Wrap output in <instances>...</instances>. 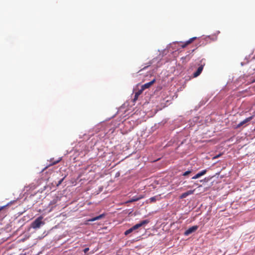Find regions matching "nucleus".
I'll list each match as a JSON object with an SVG mask.
<instances>
[{
    "mask_svg": "<svg viewBox=\"0 0 255 255\" xmlns=\"http://www.w3.org/2000/svg\"><path fill=\"white\" fill-rule=\"evenodd\" d=\"M43 217L40 216L36 219L31 224V227L33 229H38L40 227L41 225L44 224V222L42 221Z\"/></svg>",
    "mask_w": 255,
    "mask_h": 255,
    "instance_id": "f257e3e1",
    "label": "nucleus"
},
{
    "mask_svg": "<svg viewBox=\"0 0 255 255\" xmlns=\"http://www.w3.org/2000/svg\"><path fill=\"white\" fill-rule=\"evenodd\" d=\"M148 223L149 221L148 220H145L141 221L139 223L135 225L132 228L129 229L128 234L131 233L133 231L137 229L138 228L142 226L143 225L148 224Z\"/></svg>",
    "mask_w": 255,
    "mask_h": 255,
    "instance_id": "f03ea898",
    "label": "nucleus"
},
{
    "mask_svg": "<svg viewBox=\"0 0 255 255\" xmlns=\"http://www.w3.org/2000/svg\"><path fill=\"white\" fill-rule=\"evenodd\" d=\"M203 60H204L203 59H202L201 60V61H200L201 63V65L198 68L197 71L193 73L194 77L195 78V77H198V76H199L200 75V74L202 72L204 66L205 65V63L203 62Z\"/></svg>",
    "mask_w": 255,
    "mask_h": 255,
    "instance_id": "7ed1b4c3",
    "label": "nucleus"
},
{
    "mask_svg": "<svg viewBox=\"0 0 255 255\" xmlns=\"http://www.w3.org/2000/svg\"><path fill=\"white\" fill-rule=\"evenodd\" d=\"M198 226H193L186 230L184 234L185 236H187L192 233L195 232L198 229Z\"/></svg>",
    "mask_w": 255,
    "mask_h": 255,
    "instance_id": "20e7f679",
    "label": "nucleus"
},
{
    "mask_svg": "<svg viewBox=\"0 0 255 255\" xmlns=\"http://www.w3.org/2000/svg\"><path fill=\"white\" fill-rule=\"evenodd\" d=\"M155 80L153 79L151 81L142 85L140 87V89L142 90V91H143L145 89L149 88L155 82Z\"/></svg>",
    "mask_w": 255,
    "mask_h": 255,
    "instance_id": "39448f33",
    "label": "nucleus"
},
{
    "mask_svg": "<svg viewBox=\"0 0 255 255\" xmlns=\"http://www.w3.org/2000/svg\"><path fill=\"white\" fill-rule=\"evenodd\" d=\"M12 202L9 203L7 205L3 206L0 207V218H3L6 216V212L4 211V209L9 205L11 204Z\"/></svg>",
    "mask_w": 255,
    "mask_h": 255,
    "instance_id": "423d86ee",
    "label": "nucleus"
},
{
    "mask_svg": "<svg viewBox=\"0 0 255 255\" xmlns=\"http://www.w3.org/2000/svg\"><path fill=\"white\" fill-rule=\"evenodd\" d=\"M253 118V116L250 117L249 118H246L243 121L241 122L237 126V128H240L241 126H243L244 125L247 124L249 122H250L251 120H252Z\"/></svg>",
    "mask_w": 255,
    "mask_h": 255,
    "instance_id": "0eeeda50",
    "label": "nucleus"
},
{
    "mask_svg": "<svg viewBox=\"0 0 255 255\" xmlns=\"http://www.w3.org/2000/svg\"><path fill=\"white\" fill-rule=\"evenodd\" d=\"M206 172H207V170H206V169L202 170L201 171H200V172H198L197 174H196L195 176L192 177V179H196L199 178L201 176L205 174Z\"/></svg>",
    "mask_w": 255,
    "mask_h": 255,
    "instance_id": "6e6552de",
    "label": "nucleus"
},
{
    "mask_svg": "<svg viewBox=\"0 0 255 255\" xmlns=\"http://www.w3.org/2000/svg\"><path fill=\"white\" fill-rule=\"evenodd\" d=\"M142 90L140 89L135 92L134 97L132 100L133 102H135L137 100L139 96L142 93Z\"/></svg>",
    "mask_w": 255,
    "mask_h": 255,
    "instance_id": "1a4fd4ad",
    "label": "nucleus"
},
{
    "mask_svg": "<svg viewBox=\"0 0 255 255\" xmlns=\"http://www.w3.org/2000/svg\"><path fill=\"white\" fill-rule=\"evenodd\" d=\"M194 190H189L186 192L183 193L180 196V198L183 199L187 197L188 196L193 194Z\"/></svg>",
    "mask_w": 255,
    "mask_h": 255,
    "instance_id": "9d476101",
    "label": "nucleus"
},
{
    "mask_svg": "<svg viewBox=\"0 0 255 255\" xmlns=\"http://www.w3.org/2000/svg\"><path fill=\"white\" fill-rule=\"evenodd\" d=\"M142 198V196L141 195H139V196L136 195L135 196H134L132 198L128 199V203L138 201V200L141 199Z\"/></svg>",
    "mask_w": 255,
    "mask_h": 255,
    "instance_id": "9b49d317",
    "label": "nucleus"
},
{
    "mask_svg": "<svg viewBox=\"0 0 255 255\" xmlns=\"http://www.w3.org/2000/svg\"><path fill=\"white\" fill-rule=\"evenodd\" d=\"M104 216H105V214H101V215H100L99 216H98L97 217L93 218H92L91 219H89L88 221H90V222L95 221H96V220H98L101 219Z\"/></svg>",
    "mask_w": 255,
    "mask_h": 255,
    "instance_id": "f8f14e48",
    "label": "nucleus"
},
{
    "mask_svg": "<svg viewBox=\"0 0 255 255\" xmlns=\"http://www.w3.org/2000/svg\"><path fill=\"white\" fill-rule=\"evenodd\" d=\"M159 196H155L154 197H152L149 199V201L150 202H154L157 200H159L160 199Z\"/></svg>",
    "mask_w": 255,
    "mask_h": 255,
    "instance_id": "ddd939ff",
    "label": "nucleus"
},
{
    "mask_svg": "<svg viewBox=\"0 0 255 255\" xmlns=\"http://www.w3.org/2000/svg\"><path fill=\"white\" fill-rule=\"evenodd\" d=\"M196 38H197L196 37H192V38L189 39L188 41H186L185 45H188V44L191 43L194 39H195Z\"/></svg>",
    "mask_w": 255,
    "mask_h": 255,
    "instance_id": "4468645a",
    "label": "nucleus"
},
{
    "mask_svg": "<svg viewBox=\"0 0 255 255\" xmlns=\"http://www.w3.org/2000/svg\"><path fill=\"white\" fill-rule=\"evenodd\" d=\"M191 172V170L186 171V172H185L184 173H183L182 175L184 176H187V175H189Z\"/></svg>",
    "mask_w": 255,
    "mask_h": 255,
    "instance_id": "2eb2a0df",
    "label": "nucleus"
},
{
    "mask_svg": "<svg viewBox=\"0 0 255 255\" xmlns=\"http://www.w3.org/2000/svg\"><path fill=\"white\" fill-rule=\"evenodd\" d=\"M63 180H64V178H62V179H61L60 180H59V181H58V184H57V186H59V185H60V184L62 183V181H63Z\"/></svg>",
    "mask_w": 255,
    "mask_h": 255,
    "instance_id": "dca6fc26",
    "label": "nucleus"
},
{
    "mask_svg": "<svg viewBox=\"0 0 255 255\" xmlns=\"http://www.w3.org/2000/svg\"><path fill=\"white\" fill-rule=\"evenodd\" d=\"M89 251V248H85V249L83 250L85 254H86V253H87Z\"/></svg>",
    "mask_w": 255,
    "mask_h": 255,
    "instance_id": "f3484780",
    "label": "nucleus"
},
{
    "mask_svg": "<svg viewBox=\"0 0 255 255\" xmlns=\"http://www.w3.org/2000/svg\"><path fill=\"white\" fill-rule=\"evenodd\" d=\"M221 154H219L218 155H217L216 156H215L214 157H213V159H216L217 158H218L219 157H220L221 156Z\"/></svg>",
    "mask_w": 255,
    "mask_h": 255,
    "instance_id": "a211bd4d",
    "label": "nucleus"
},
{
    "mask_svg": "<svg viewBox=\"0 0 255 255\" xmlns=\"http://www.w3.org/2000/svg\"><path fill=\"white\" fill-rule=\"evenodd\" d=\"M124 234H125V235H126V236H127V235H128V230H126V231L125 232Z\"/></svg>",
    "mask_w": 255,
    "mask_h": 255,
    "instance_id": "6ab92c4d",
    "label": "nucleus"
},
{
    "mask_svg": "<svg viewBox=\"0 0 255 255\" xmlns=\"http://www.w3.org/2000/svg\"><path fill=\"white\" fill-rule=\"evenodd\" d=\"M58 162H59V161H57L55 162L54 163V164H56V163H57Z\"/></svg>",
    "mask_w": 255,
    "mask_h": 255,
    "instance_id": "aec40b11",
    "label": "nucleus"
},
{
    "mask_svg": "<svg viewBox=\"0 0 255 255\" xmlns=\"http://www.w3.org/2000/svg\"><path fill=\"white\" fill-rule=\"evenodd\" d=\"M20 255H25V254H21Z\"/></svg>",
    "mask_w": 255,
    "mask_h": 255,
    "instance_id": "412c9836",
    "label": "nucleus"
}]
</instances>
